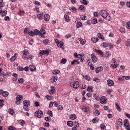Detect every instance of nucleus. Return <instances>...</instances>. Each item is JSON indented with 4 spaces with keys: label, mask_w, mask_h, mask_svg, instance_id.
<instances>
[{
    "label": "nucleus",
    "mask_w": 130,
    "mask_h": 130,
    "mask_svg": "<svg viewBox=\"0 0 130 130\" xmlns=\"http://www.w3.org/2000/svg\"><path fill=\"white\" fill-rule=\"evenodd\" d=\"M99 15H100V16H102V17L107 20V21H110V20H111V17H110V15H109L108 12L104 10H101L99 12Z\"/></svg>",
    "instance_id": "f257e3e1"
},
{
    "label": "nucleus",
    "mask_w": 130,
    "mask_h": 130,
    "mask_svg": "<svg viewBox=\"0 0 130 130\" xmlns=\"http://www.w3.org/2000/svg\"><path fill=\"white\" fill-rule=\"evenodd\" d=\"M30 106V101H23V109L25 111H28L29 109L28 107Z\"/></svg>",
    "instance_id": "f03ea898"
},
{
    "label": "nucleus",
    "mask_w": 130,
    "mask_h": 130,
    "mask_svg": "<svg viewBox=\"0 0 130 130\" xmlns=\"http://www.w3.org/2000/svg\"><path fill=\"white\" fill-rule=\"evenodd\" d=\"M35 115L39 118H41L43 117V112H42L41 110L37 111L35 113Z\"/></svg>",
    "instance_id": "7ed1b4c3"
},
{
    "label": "nucleus",
    "mask_w": 130,
    "mask_h": 130,
    "mask_svg": "<svg viewBox=\"0 0 130 130\" xmlns=\"http://www.w3.org/2000/svg\"><path fill=\"white\" fill-rule=\"evenodd\" d=\"M22 99H23V95H17L16 98V101L15 102V104H16V105H20V102Z\"/></svg>",
    "instance_id": "20e7f679"
},
{
    "label": "nucleus",
    "mask_w": 130,
    "mask_h": 130,
    "mask_svg": "<svg viewBox=\"0 0 130 130\" xmlns=\"http://www.w3.org/2000/svg\"><path fill=\"white\" fill-rule=\"evenodd\" d=\"M123 126L125 127L126 129L130 130L129 123H128V120H127V119H126L124 120V123Z\"/></svg>",
    "instance_id": "39448f33"
},
{
    "label": "nucleus",
    "mask_w": 130,
    "mask_h": 130,
    "mask_svg": "<svg viewBox=\"0 0 130 130\" xmlns=\"http://www.w3.org/2000/svg\"><path fill=\"white\" fill-rule=\"evenodd\" d=\"M100 100L101 104H106V103H107V99L105 96H102L101 99H100Z\"/></svg>",
    "instance_id": "423d86ee"
},
{
    "label": "nucleus",
    "mask_w": 130,
    "mask_h": 130,
    "mask_svg": "<svg viewBox=\"0 0 130 130\" xmlns=\"http://www.w3.org/2000/svg\"><path fill=\"white\" fill-rule=\"evenodd\" d=\"M23 55H22V58L24 59H27V56L29 55V51L27 50H24L23 51Z\"/></svg>",
    "instance_id": "0eeeda50"
},
{
    "label": "nucleus",
    "mask_w": 130,
    "mask_h": 130,
    "mask_svg": "<svg viewBox=\"0 0 130 130\" xmlns=\"http://www.w3.org/2000/svg\"><path fill=\"white\" fill-rule=\"evenodd\" d=\"M9 92L4 91V90L0 89V95H3L4 97H8L9 96Z\"/></svg>",
    "instance_id": "6e6552de"
},
{
    "label": "nucleus",
    "mask_w": 130,
    "mask_h": 130,
    "mask_svg": "<svg viewBox=\"0 0 130 130\" xmlns=\"http://www.w3.org/2000/svg\"><path fill=\"white\" fill-rule=\"evenodd\" d=\"M107 84L109 87H112V86H114V81L111 79H109L107 81Z\"/></svg>",
    "instance_id": "1a4fd4ad"
},
{
    "label": "nucleus",
    "mask_w": 130,
    "mask_h": 130,
    "mask_svg": "<svg viewBox=\"0 0 130 130\" xmlns=\"http://www.w3.org/2000/svg\"><path fill=\"white\" fill-rule=\"evenodd\" d=\"M17 57H18V53H14V56H13L11 58L10 61H11L12 62L15 61V60H16V59H17Z\"/></svg>",
    "instance_id": "9d476101"
},
{
    "label": "nucleus",
    "mask_w": 130,
    "mask_h": 130,
    "mask_svg": "<svg viewBox=\"0 0 130 130\" xmlns=\"http://www.w3.org/2000/svg\"><path fill=\"white\" fill-rule=\"evenodd\" d=\"M91 58L93 62H94V63L97 62L98 59L96 56H95V54H92L91 55Z\"/></svg>",
    "instance_id": "9b49d317"
},
{
    "label": "nucleus",
    "mask_w": 130,
    "mask_h": 130,
    "mask_svg": "<svg viewBox=\"0 0 130 130\" xmlns=\"http://www.w3.org/2000/svg\"><path fill=\"white\" fill-rule=\"evenodd\" d=\"M79 86H80V84L78 81H76L73 84V87L74 89H78V88H79Z\"/></svg>",
    "instance_id": "f8f14e48"
},
{
    "label": "nucleus",
    "mask_w": 130,
    "mask_h": 130,
    "mask_svg": "<svg viewBox=\"0 0 130 130\" xmlns=\"http://www.w3.org/2000/svg\"><path fill=\"white\" fill-rule=\"evenodd\" d=\"M29 70L31 72H35V71H36V67H35V66L32 65V64L29 65Z\"/></svg>",
    "instance_id": "ddd939ff"
},
{
    "label": "nucleus",
    "mask_w": 130,
    "mask_h": 130,
    "mask_svg": "<svg viewBox=\"0 0 130 130\" xmlns=\"http://www.w3.org/2000/svg\"><path fill=\"white\" fill-rule=\"evenodd\" d=\"M40 36L41 37H42V35H44V34H46V31L44 29H41L40 31Z\"/></svg>",
    "instance_id": "4468645a"
},
{
    "label": "nucleus",
    "mask_w": 130,
    "mask_h": 130,
    "mask_svg": "<svg viewBox=\"0 0 130 130\" xmlns=\"http://www.w3.org/2000/svg\"><path fill=\"white\" fill-rule=\"evenodd\" d=\"M37 18L39 20H43V13H40L37 15Z\"/></svg>",
    "instance_id": "2eb2a0df"
},
{
    "label": "nucleus",
    "mask_w": 130,
    "mask_h": 130,
    "mask_svg": "<svg viewBox=\"0 0 130 130\" xmlns=\"http://www.w3.org/2000/svg\"><path fill=\"white\" fill-rule=\"evenodd\" d=\"M78 40L79 41H80V44H81L82 45H84V44L86 43V40H84L82 38H79Z\"/></svg>",
    "instance_id": "dca6fc26"
},
{
    "label": "nucleus",
    "mask_w": 130,
    "mask_h": 130,
    "mask_svg": "<svg viewBox=\"0 0 130 130\" xmlns=\"http://www.w3.org/2000/svg\"><path fill=\"white\" fill-rule=\"evenodd\" d=\"M51 90L49 91V93L53 94L55 93V90L54 89V86H51Z\"/></svg>",
    "instance_id": "f3484780"
},
{
    "label": "nucleus",
    "mask_w": 130,
    "mask_h": 130,
    "mask_svg": "<svg viewBox=\"0 0 130 130\" xmlns=\"http://www.w3.org/2000/svg\"><path fill=\"white\" fill-rule=\"evenodd\" d=\"M57 81V76L53 77L51 79V83H54L55 82H56Z\"/></svg>",
    "instance_id": "a211bd4d"
},
{
    "label": "nucleus",
    "mask_w": 130,
    "mask_h": 130,
    "mask_svg": "<svg viewBox=\"0 0 130 130\" xmlns=\"http://www.w3.org/2000/svg\"><path fill=\"white\" fill-rule=\"evenodd\" d=\"M117 66H118L117 62H114V64H111V68H112V69H116V68H117Z\"/></svg>",
    "instance_id": "6ab92c4d"
},
{
    "label": "nucleus",
    "mask_w": 130,
    "mask_h": 130,
    "mask_svg": "<svg viewBox=\"0 0 130 130\" xmlns=\"http://www.w3.org/2000/svg\"><path fill=\"white\" fill-rule=\"evenodd\" d=\"M45 20L49 21V19H50V16L48 14H45L44 15Z\"/></svg>",
    "instance_id": "aec40b11"
},
{
    "label": "nucleus",
    "mask_w": 130,
    "mask_h": 130,
    "mask_svg": "<svg viewBox=\"0 0 130 130\" xmlns=\"http://www.w3.org/2000/svg\"><path fill=\"white\" fill-rule=\"evenodd\" d=\"M91 22L92 24H97V22H98L97 18H95L94 17L92 18L91 19Z\"/></svg>",
    "instance_id": "412c9836"
},
{
    "label": "nucleus",
    "mask_w": 130,
    "mask_h": 130,
    "mask_svg": "<svg viewBox=\"0 0 130 130\" xmlns=\"http://www.w3.org/2000/svg\"><path fill=\"white\" fill-rule=\"evenodd\" d=\"M82 109L83 111L85 112H89V109L87 108L85 106H82Z\"/></svg>",
    "instance_id": "4be33fe9"
},
{
    "label": "nucleus",
    "mask_w": 130,
    "mask_h": 130,
    "mask_svg": "<svg viewBox=\"0 0 130 130\" xmlns=\"http://www.w3.org/2000/svg\"><path fill=\"white\" fill-rule=\"evenodd\" d=\"M93 97H94V99H95V100H96V101H99V100H100V98H99V96L98 95V94H94L93 95Z\"/></svg>",
    "instance_id": "5701e85b"
},
{
    "label": "nucleus",
    "mask_w": 130,
    "mask_h": 130,
    "mask_svg": "<svg viewBox=\"0 0 130 130\" xmlns=\"http://www.w3.org/2000/svg\"><path fill=\"white\" fill-rule=\"evenodd\" d=\"M7 14H8V11L5 10L3 12H2L1 14L2 17H5V16H7Z\"/></svg>",
    "instance_id": "b1692460"
},
{
    "label": "nucleus",
    "mask_w": 130,
    "mask_h": 130,
    "mask_svg": "<svg viewBox=\"0 0 130 130\" xmlns=\"http://www.w3.org/2000/svg\"><path fill=\"white\" fill-rule=\"evenodd\" d=\"M2 76H3V78H4V79H7V78L8 77V75L7 74V73H5L4 72L2 73L1 74V76L2 77Z\"/></svg>",
    "instance_id": "393cba45"
},
{
    "label": "nucleus",
    "mask_w": 130,
    "mask_h": 130,
    "mask_svg": "<svg viewBox=\"0 0 130 130\" xmlns=\"http://www.w3.org/2000/svg\"><path fill=\"white\" fill-rule=\"evenodd\" d=\"M64 43H63V42H62V41H60V42H59L58 43V44L57 45V46H58V47H60V48H61V47H62V46H63V45H64Z\"/></svg>",
    "instance_id": "a878e982"
},
{
    "label": "nucleus",
    "mask_w": 130,
    "mask_h": 130,
    "mask_svg": "<svg viewBox=\"0 0 130 130\" xmlns=\"http://www.w3.org/2000/svg\"><path fill=\"white\" fill-rule=\"evenodd\" d=\"M98 36L99 38H100L102 40H104V37H103V35L101 33H98Z\"/></svg>",
    "instance_id": "bb28decb"
},
{
    "label": "nucleus",
    "mask_w": 130,
    "mask_h": 130,
    "mask_svg": "<svg viewBox=\"0 0 130 130\" xmlns=\"http://www.w3.org/2000/svg\"><path fill=\"white\" fill-rule=\"evenodd\" d=\"M64 18L65 19V21L66 22H69L70 21V17H69V15L66 14L64 15Z\"/></svg>",
    "instance_id": "cd10ccee"
},
{
    "label": "nucleus",
    "mask_w": 130,
    "mask_h": 130,
    "mask_svg": "<svg viewBox=\"0 0 130 130\" xmlns=\"http://www.w3.org/2000/svg\"><path fill=\"white\" fill-rule=\"evenodd\" d=\"M91 41L93 43H96V42H98V38H91Z\"/></svg>",
    "instance_id": "c85d7f7f"
},
{
    "label": "nucleus",
    "mask_w": 130,
    "mask_h": 130,
    "mask_svg": "<svg viewBox=\"0 0 130 130\" xmlns=\"http://www.w3.org/2000/svg\"><path fill=\"white\" fill-rule=\"evenodd\" d=\"M18 84H23V83H24V79H23V78L18 79Z\"/></svg>",
    "instance_id": "c756f323"
},
{
    "label": "nucleus",
    "mask_w": 130,
    "mask_h": 130,
    "mask_svg": "<svg viewBox=\"0 0 130 130\" xmlns=\"http://www.w3.org/2000/svg\"><path fill=\"white\" fill-rule=\"evenodd\" d=\"M80 2L85 5V6L88 5V1L87 0H80Z\"/></svg>",
    "instance_id": "7c9ffc66"
},
{
    "label": "nucleus",
    "mask_w": 130,
    "mask_h": 130,
    "mask_svg": "<svg viewBox=\"0 0 130 130\" xmlns=\"http://www.w3.org/2000/svg\"><path fill=\"white\" fill-rule=\"evenodd\" d=\"M67 125H68V126H70L71 127H72V126H73V121H68L67 122Z\"/></svg>",
    "instance_id": "2f4dec72"
},
{
    "label": "nucleus",
    "mask_w": 130,
    "mask_h": 130,
    "mask_svg": "<svg viewBox=\"0 0 130 130\" xmlns=\"http://www.w3.org/2000/svg\"><path fill=\"white\" fill-rule=\"evenodd\" d=\"M117 124L118 125H122V119H118L117 121Z\"/></svg>",
    "instance_id": "473e14b6"
},
{
    "label": "nucleus",
    "mask_w": 130,
    "mask_h": 130,
    "mask_svg": "<svg viewBox=\"0 0 130 130\" xmlns=\"http://www.w3.org/2000/svg\"><path fill=\"white\" fill-rule=\"evenodd\" d=\"M34 35H40V31L38 30V29H35L34 31Z\"/></svg>",
    "instance_id": "72a5a7b5"
},
{
    "label": "nucleus",
    "mask_w": 130,
    "mask_h": 130,
    "mask_svg": "<svg viewBox=\"0 0 130 130\" xmlns=\"http://www.w3.org/2000/svg\"><path fill=\"white\" fill-rule=\"evenodd\" d=\"M59 73H60V71L58 70L53 71V74H54V75H57V74H59Z\"/></svg>",
    "instance_id": "f704fd0d"
},
{
    "label": "nucleus",
    "mask_w": 130,
    "mask_h": 130,
    "mask_svg": "<svg viewBox=\"0 0 130 130\" xmlns=\"http://www.w3.org/2000/svg\"><path fill=\"white\" fill-rule=\"evenodd\" d=\"M95 116H98L100 114V112L98 110H95L94 112Z\"/></svg>",
    "instance_id": "c9c22d12"
},
{
    "label": "nucleus",
    "mask_w": 130,
    "mask_h": 130,
    "mask_svg": "<svg viewBox=\"0 0 130 130\" xmlns=\"http://www.w3.org/2000/svg\"><path fill=\"white\" fill-rule=\"evenodd\" d=\"M99 121V119L97 117H95L92 119V122L93 123H96V122H98Z\"/></svg>",
    "instance_id": "e433bc0d"
},
{
    "label": "nucleus",
    "mask_w": 130,
    "mask_h": 130,
    "mask_svg": "<svg viewBox=\"0 0 130 130\" xmlns=\"http://www.w3.org/2000/svg\"><path fill=\"white\" fill-rule=\"evenodd\" d=\"M84 79H85V80H87V81H88V82H90L91 81V78H90V77L87 75H85L84 76Z\"/></svg>",
    "instance_id": "4c0bfd02"
},
{
    "label": "nucleus",
    "mask_w": 130,
    "mask_h": 130,
    "mask_svg": "<svg viewBox=\"0 0 130 130\" xmlns=\"http://www.w3.org/2000/svg\"><path fill=\"white\" fill-rule=\"evenodd\" d=\"M88 66L90 67V70H92V71L94 70L95 68L94 67V65H92V63H88Z\"/></svg>",
    "instance_id": "58836bf2"
},
{
    "label": "nucleus",
    "mask_w": 130,
    "mask_h": 130,
    "mask_svg": "<svg viewBox=\"0 0 130 130\" xmlns=\"http://www.w3.org/2000/svg\"><path fill=\"white\" fill-rule=\"evenodd\" d=\"M95 51H96V52H97L98 53H99V54H100L101 55H103V54H104L102 51H101L100 50H96L95 49Z\"/></svg>",
    "instance_id": "ea45409f"
},
{
    "label": "nucleus",
    "mask_w": 130,
    "mask_h": 130,
    "mask_svg": "<svg viewBox=\"0 0 130 130\" xmlns=\"http://www.w3.org/2000/svg\"><path fill=\"white\" fill-rule=\"evenodd\" d=\"M74 126H76V127H79V126H80V124H79V122H78V121H74Z\"/></svg>",
    "instance_id": "a19ab883"
},
{
    "label": "nucleus",
    "mask_w": 130,
    "mask_h": 130,
    "mask_svg": "<svg viewBox=\"0 0 130 130\" xmlns=\"http://www.w3.org/2000/svg\"><path fill=\"white\" fill-rule=\"evenodd\" d=\"M110 55H111V54L110 53V52H109V51H107L106 54V58H108V57H110Z\"/></svg>",
    "instance_id": "79ce46f5"
},
{
    "label": "nucleus",
    "mask_w": 130,
    "mask_h": 130,
    "mask_svg": "<svg viewBox=\"0 0 130 130\" xmlns=\"http://www.w3.org/2000/svg\"><path fill=\"white\" fill-rule=\"evenodd\" d=\"M71 64H79V62L77 60H74L71 62Z\"/></svg>",
    "instance_id": "37998d69"
},
{
    "label": "nucleus",
    "mask_w": 130,
    "mask_h": 130,
    "mask_svg": "<svg viewBox=\"0 0 130 130\" xmlns=\"http://www.w3.org/2000/svg\"><path fill=\"white\" fill-rule=\"evenodd\" d=\"M5 101L4 100H0V107L2 108L3 106H4V102Z\"/></svg>",
    "instance_id": "c03bdc74"
},
{
    "label": "nucleus",
    "mask_w": 130,
    "mask_h": 130,
    "mask_svg": "<svg viewBox=\"0 0 130 130\" xmlns=\"http://www.w3.org/2000/svg\"><path fill=\"white\" fill-rule=\"evenodd\" d=\"M82 26V23L81 22H78L76 24L77 28H80Z\"/></svg>",
    "instance_id": "a18cd8bd"
},
{
    "label": "nucleus",
    "mask_w": 130,
    "mask_h": 130,
    "mask_svg": "<svg viewBox=\"0 0 130 130\" xmlns=\"http://www.w3.org/2000/svg\"><path fill=\"white\" fill-rule=\"evenodd\" d=\"M28 34H29V36H34V31H33L32 30H29Z\"/></svg>",
    "instance_id": "49530a36"
},
{
    "label": "nucleus",
    "mask_w": 130,
    "mask_h": 130,
    "mask_svg": "<svg viewBox=\"0 0 130 130\" xmlns=\"http://www.w3.org/2000/svg\"><path fill=\"white\" fill-rule=\"evenodd\" d=\"M24 13L25 12H24V11H19V12H18V15L19 16H24Z\"/></svg>",
    "instance_id": "de8ad7c7"
},
{
    "label": "nucleus",
    "mask_w": 130,
    "mask_h": 130,
    "mask_svg": "<svg viewBox=\"0 0 130 130\" xmlns=\"http://www.w3.org/2000/svg\"><path fill=\"white\" fill-rule=\"evenodd\" d=\"M115 105H116V109H117V110H118V111H121V109L120 108V107L118 105V104L116 103L115 104Z\"/></svg>",
    "instance_id": "09e8293b"
},
{
    "label": "nucleus",
    "mask_w": 130,
    "mask_h": 130,
    "mask_svg": "<svg viewBox=\"0 0 130 130\" xmlns=\"http://www.w3.org/2000/svg\"><path fill=\"white\" fill-rule=\"evenodd\" d=\"M81 19L82 21H85L87 19V16L86 15H82L81 16Z\"/></svg>",
    "instance_id": "8fccbe9b"
},
{
    "label": "nucleus",
    "mask_w": 130,
    "mask_h": 130,
    "mask_svg": "<svg viewBox=\"0 0 130 130\" xmlns=\"http://www.w3.org/2000/svg\"><path fill=\"white\" fill-rule=\"evenodd\" d=\"M48 42H49V41L48 40V39H45L43 41V43L44 44H45V45L48 44Z\"/></svg>",
    "instance_id": "3c124183"
},
{
    "label": "nucleus",
    "mask_w": 130,
    "mask_h": 130,
    "mask_svg": "<svg viewBox=\"0 0 130 130\" xmlns=\"http://www.w3.org/2000/svg\"><path fill=\"white\" fill-rule=\"evenodd\" d=\"M9 112L10 114H11V115H13V114H14V110L12 109H9Z\"/></svg>",
    "instance_id": "603ef678"
},
{
    "label": "nucleus",
    "mask_w": 130,
    "mask_h": 130,
    "mask_svg": "<svg viewBox=\"0 0 130 130\" xmlns=\"http://www.w3.org/2000/svg\"><path fill=\"white\" fill-rule=\"evenodd\" d=\"M70 118H71L72 119H76V118H77V116H76V115H70Z\"/></svg>",
    "instance_id": "864d4df0"
},
{
    "label": "nucleus",
    "mask_w": 130,
    "mask_h": 130,
    "mask_svg": "<svg viewBox=\"0 0 130 130\" xmlns=\"http://www.w3.org/2000/svg\"><path fill=\"white\" fill-rule=\"evenodd\" d=\"M92 90H93V87L88 86L87 87V90L89 91V92H92Z\"/></svg>",
    "instance_id": "5fc2aeb1"
},
{
    "label": "nucleus",
    "mask_w": 130,
    "mask_h": 130,
    "mask_svg": "<svg viewBox=\"0 0 130 130\" xmlns=\"http://www.w3.org/2000/svg\"><path fill=\"white\" fill-rule=\"evenodd\" d=\"M93 81H94V82H96V83H99V82H100V80L96 78H94L93 79Z\"/></svg>",
    "instance_id": "6e6d98bb"
},
{
    "label": "nucleus",
    "mask_w": 130,
    "mask_h": 130,
    "mask_svg": "<svg viewBox=\"0 0 130 130\" xmlns=\"http://www.w3.org/2000/svg\"><path fill=\"white\" fill-rule=\"evenodd\" d=\"M29 31L28 28H25L24 30V34H28V31Z\"/></svg>",
    "instance_id": "4d7b16f0"
},
{
    "label": "nucleus",
    "mask_w": 130,
    "mask_h": 130,
    "mask_svg": "<svg viewBox=\"0 0 130 130\" xmlns=\"http://www.w3.org/2000/svg\"><path fill=\"white\" fill-rule=\"evenodd\" d=\"M118 80L120 81L121 82H123V81H124V77L122 76V77L118 78Z\"/></svg>",
    "instance_id": "13d9d810"
},
{
    "label": "nucleus",
    "mask_w": 130,
    "mask_h": 130,
    "mask_svg": "<svg viewBox=\"0 0 130 130\" xmlns=\"http://www.w3.org/2000/svg\"><path fill=\"white\" fill-rule=\"evenodd\" d=\"M109 45V43H103V47H108Z\"/></svg>",
    "instance_id": "bf43d9fd"
},
{
    "label": "nucleus",
    "mask_w": 130,
    "mask_h": 130,
    "mask_svg": "<svg viewBox=\"0 0 130 130\" xmlns=\"http://www.w3.org/2000/svg\"><path fill=\"white\" fill-rule=\"evenodd\" d=\"M60 62L61 63H63V64H64V63L67 62V59L64 58H62Z\"/></svg>",
    "instance_id": "052dcab7"
},
{
    "label": "nucleus",
    "mask_w": 130,
    "mask_h": 130,
    "mask_svg": "<svg viewBox=\"0 0 130 130\" xmlns=\"http://www.w3.org/2000/svg\"><path fill=\"white\" fill-rule=\"evenodd\" d=\"M48 114H49V115H50L51 117H52L53 116V115L52 114V112L51 111H48Z\"/></svg>",
    "instance_id": "680f3d73"
},
{
    "label": "nucleus",
    "mask_w": 130,
    "mask_h": 130,
    "mask_svg": "<svg viewBox=\"0 0 130 130\" xmlns=\"http://www.w3.org/2000/svg\"><path fill=\"white\" fill-rule=\"evenodd\" d=\"M126 24L127 28L130 29V22L128 21V22L126 23Z\"/></svg>",
    "instance_id": "e2e57ef3"
},
{
    "label": "nucleus",
    "mask_w": 130,
    "mask_h": 130,
    "mask_svg": "<svg viewBox=\"0 0 130 130\" xmlns=\"http://www.w3.org/2000/svg\"><path fill=\"white\" fill-rule=\"evenodd\" d=\"M19 122L20 123L21 125H25V121L23 120H20Z\"/></svg>",
    "instance_id": "0e129e2a"
},
{
    "label": "nucleus",
    "mask_w": 130,
    "mask_h": 130,
    "mask_svg": "<svg viewBox=\"0 0 130 130\" xmlns=\"http://www.w3.org/2000/svg\"><path fill=\"white\" fill-rule=\"evenodd\" d=\"M105 127H106L105 125L104 124V123H102L101 124V128H102L103 129H105Z\"/></svg>",
    "instance_id": "69168bd1"
},
{
    "label": "nucleus",
    "mask_w": 130,
    "mask_h": 130,
    "mask_svg": "<svg viewBox=\"0 0 130 130\" xmlns=\"http://www.w3.org/2000/svg\"><path fill=\"white\" fill-rule=\"evenodd\" d=\"M8 128L10 130H16V128H15V127H14L13 126H9Z\"/></svg>",
    "instance_id": "338daca9"
},
{
    "label": "nucleus",
    "mask_w": 130,
    "mask_h": 130,
    "mask_svg": "<svg viewBox=\"0 0 130 130\" xmlns=\"http://www.w3.org/2000/svg\"><path fill=\"white\" fill-rule=\"evenodd\" d=\"M123 78H125V79L127 80H129L130 79V76H123Z\"/></svg>",
    "instance_id": "774afa93"
}]
</instances>
